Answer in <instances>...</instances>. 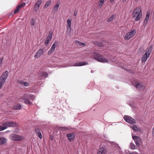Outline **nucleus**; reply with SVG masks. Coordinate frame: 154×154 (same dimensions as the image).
<instances>
[{"label": "nucleus", "mask_w": 154, "mask_h": 154, "mask_svg": "<svg viewBox=\"0 0 154 154\" xmlns=\"http://www.w3.org/2000/svg\"><path fill=\"white\" fill-rule=\"evenodd\" d=\"M141 16V9L139 7L136 8L134 11L133 14V17L135 18L136 21H138L140 20Z\"/></svg>", "instance_id": "1"}, {"label": "nucleus", "mask_w": 154, "mask_h": 154, "mask_svg": "<svg viewBox=\"0 0 154 154\" xmlns=\"http://www.w3.org/2000/svg\"><path fill=\"white\" fill-rule=\"evenodd\" d=\"M152 51V47H149L146 49L145 53L143 55L142 59L141 61L143 63L145 62L149 57L150 54Z\"/></svg>", "instance_id": "2"}, {"label": "nucleus", "mask_w": 154, "mask_h": 154, "mask_svg": "<svg viewBox=\"0 0 154 154\" xmlns=\"http://www.w3.org/2000/svg\"><path fill=\"white\" fill-rule=\"evenodd\" d=\"M136 32V30L135 29H133L130 30L126 34L124 37V39L126 40H129L134 35Z\"/></svg>", "instance_id": "3"}, {"label": "nucleus", "mask_w": 154, "mask_h": 154, "mask_svg": "<svg viewBox=\"0 0 154 154\" xmlns=\"http://www.w3.org/2000/svg\"><path fill=\"white\" fill-rule=\"evenodd\" d=\"M10 139L15 141H20L24 139L23 137L15 134H11L10 137Z\"/></svg>", "instance_id": "4"}, {"label": "nucleus", "mask_w": 154, "mask_h": 154, "mask_svg": "<svg viewBox=\"0 0 154 154\" xmlns=\"http://www.w3.org/2000/svg\"><path fill=\"white\" fill-rule=\"evenodd\" d=\"M124 119L126 122L130 123L131 125L136 123V121L134 119L128 116H124Z\"/></svg>", "instance_id": "5"}, {"label": "nucleus", "mask_w": 154, "mask_h": 154, "mask_svg": "<svg viewBox=\"0 0 154 154\" xmlns=\"http://www.w3.org/2000/svg\"><path fill=\"white\" fill-rule=\"evenodd\" d=\"M94 59L98 61L103 63H108L109 62V60L103 57L100 55H97V56L95 57Z\"/></svg>", "instance_id": "6"}, {"label": "nucleus", "mask_w": 154, "mask_h": 154, "mask_svg": "<svg viewBox=\"0 0 154 154\" xmlns=\"http://www.w3.org/2000/svg\"><path fill=\"white\" fill-rule=\"evenodd\" d=\"M132 138L136 145L138 147L140 146V143L142 142L141 138L137 136L133 135H132Z\"/></svg>", "instance_id": "7"}, {"label": "nucleus", "mask_w": 154, "mask_h": 154, "mask_svg": "<svg viewBox=\"0 0 154 154\" xmlns=\"http://www.w3.org/2000/svg\"><path fill=\"white\" fill-rule=\"evenodd\" d=\"M3 125H5L7 127V128L8 127H17L18 125L17 123L13 121L7 122H4L3 123Z\"/></svg>", "instance_id": "8"}, {"label": "nucleus", "mask_w": 154, "mask_h": 154, "mask_svg": "<svg viewBox=\"0 0 154 154\" xmlns=\"http://www.w3.org/2000/svg\"><path fill=\"white\" fill-rule=\"evenodd\" d=\"M44 53V50L42 49H40L35 53L34 55L35 58H37L39 57Z\"/></svg>", "instance_id": "9"}, {"label": "nucleus", "mask_w": 154, "mask_h": 154, "mask_svg": "<svg viewBox=\"0 0 154 154\" xmlns=\"http://www.w3.org/2000/svg\"><path fill=\"white\" fill-rule=\"evenodd\" d=\"M7 139L4 137H0V145H3L7 143Z\"/></svg>", "instance_id": "10"}, {"label": "nucleus", "mask_w": 154, "mask_h": 154, "mask_svg": "<svg viewBox=\"0 0 154 154\" xmlns=\"http://www.w3.org/2000/svg\"><path fill=\"white\" fill-rule=\"evenodd\" d=\"M52 36V34L51 32H49L48 36L45 42V44L46 45H48L49 42L51 40Z\"/></svg>", "instance_id": "11"}, {"label": "nucleus", "mask_w": 154, "mask_h": 154, "mask_svg": "<svg viewBox=\"0 0 154 154\" xmlns=\"http://www.w3.org/2000/svg\"><path fill=\"white\" fill-rule=\"evenodd\" d=\"M88 65V63L85 62H80L75 63V65H72L69 66H81Z\"/></svg>", "instance_id": "12"}, {"label": "nucleus", "mask_w": 154, "mask_h": 154, "mask_svg": "<svg viewBox=\"0 0 154 154\" xmlns=\"http://www.w3.org/2000/svg\"><path fill=\"white\" fill-rule=\"evenodd\" d=\"M67 136L69 141L70 142H71L73 140L75 135L74 133H72L67 134Z\"/></svg>", "instance_id": "13"}, {"label": "nucleus", "mask_w": 154, "mask_h": 154, "mask_svg": "<svg viewBox=\"0 0 154 154\" xmlns=\"http://www.w3.org/2000/svg\"><path fill=\"white\" fill-rule=\"evenodd\" d=\"M42 1L41 0H38L36 2L34 7V9L35 11H37L38 10L40 5Z\"/></svg>", "instance_id": "14"}, {"label": "nucleus", "mask_w": 154, "mask_h": 154, "mask_svg": "<svg viewBox=\"0 0 154 154\" xmlns=\"http://www.w3.org/2000/svg\"><path fill=\"white\" fill-rule=\"evenodd\" d=\"M150 16V13L149 12H147L146 13V15L145 17V20H144L143 22V25L146 26L149 20Z\"/></svg>", "instance_id": "15"}, {"label": "nucleus", "mask_w": 154, "mask_h": 154, "mask_svg": "<svg viewBox=\"0 0 154 154\" xmlns=\"http://www.w3.org/2000/svg\"><path fill=\"white\" fill-rule=\"evenodd\" d=\"M107 150L106 149L104 148H101L99 149L97 154H106Z\"/></svg>", "instance_id": "16"}, {"label": "nucleus", "mask_w": 154, "mask_h": 154, "mask_svg": "<svg viewBox=\"0 0 154 154\" xmlns=\"http://www.w3.org/2000/svg\"><path fill=\"white\" fill-rule=\"evenodd\" d=\"M134 85L136 88H138L143 89L145 88L144 86L142 85L141 83H139L138 82H136L134 84Z\"/></svg>", "instance_id": "17"}, {"label": "nucleus", "mask_w": 154, "mask_h": 154, "mask_svg": "<svg viewBox=\"0 0 154 154\" xmlns=\"http://www.w3.org/2000/svg\"><path fill=\"white\" fill-rule=\"evenodd\" d=\"M67 29L70 31L71 30V19H68L67 20Z\"/></svg>", "instance_id": "18"}, {"label": "nucleus", "mask_w": 154, "mask_h": 154, "mask_svg": "<svg viewBox=\"0 0 154 154\" xmlns=\"http://www.w3.org/2000/svg\"><path fill=\"white\" fill-rule=\"evenodd\" d=\"M25 5V3H23L22 4H21L19 5H18L16 8V9L14 11V13L16 14L17 12H18L19 10L22 7H24Z\"/></svg>", "instance_id": "19"}, {"label": "nucleus", "mask_w": 154, "mask_h": 154, "mask_svg": "<svg viewBox=\"0 0 154 154\" xmlns=\"http://www.w3.org/2000/svg\"><path fill=\"white\" fill-rule=\"evenodd\" d=\"M129 126L134 131H140V129L138 128L135 125H132V124H131Z\"/></svg>", "instance_id": "20"}, {"label": "nucleus", "mask_w": 154, "mask_h": 154, "mask_svg": "<svg viewBox=\"0 0 154 154\" xmlns=\"http://www.w3.org/2000/svg\"><path fill=\"white\" fill-rule=\"evenodd\" d=\"M8 76V71H6L4 72L0 78L6 80Z\"/></svg>", "instance_id": "21"}, {"label": "nucleus", "mask_w": 154, "mask_h": 154, "mask_svg": "<svg viewBox=\"0 0 154 154\" xmlns=\"http://www.w3.org/2000/svg\"><path fill=\"white\" fill-rule=\"evenodd\" d=\"M60 4L59 3L56 4L54 6L52 9L53 11L54 12H56L57 11L59 8Z\"/></svg>", "instance_id": "22"}, {"label": "nucleus", "mask_w": 154, "mask_h": 154, "mask_svg": "<svg viewBox=\"0 0 154 154\" xmlns=\"http://www.w3.org/2000/svg\"><path fill=\"white\" fill-rule=\"evenodd\" d=\"M5 80L4 79V78H0V88L1 89L2 86L5 84Z\"/></svg>", "instance_id": "23"}, {"label": "nucleus", "mask_w": 154, "mask_h": 154, "mask_svg": "<svg viewBox=\"0 0 154 154\" xmlns=\"http://www.w3.org/2000/svg\"><path fill=\"white\" fill-rule=\"evenodd\" d=\"M36 22V19L35 18H32L31 20L30 24L31 26H34L35 25Z\"/></svg>", "instance_id": "24"}, {"label": "nucleus", "mask_w": 154, "mask_h": 154, "mask_svg": "<svg viewBox=\"0 0 154 154\" xmlns=\"http://www.w3.org/2000/svg\"><path fill=\"white\" fill-rule=\"evenodd\" d=\"M21 106L20 105L17 104L14 107V108L15 109H21Z\"/></svg>", "instance_id": "25"}, {"label": "nucleus", "mask_w": 154, "mask_h": 154, "mask_svg": "<svg viewBox=\"0 0 154 154\" xmlns=\"http://www.w3.org/2000/svg\"><path fill=\"white\" fill-rule=\"evenodd\" d=\"M7 128V127L5 125H4L3 124L2 125H0V131H3Z\"/></svg>", "instance_id": "26"}, {"label": "nucleus", "mask_w": 154, "mask_h": 154, "mask_svg": "<svg viewBox=\"0 0 154 154\" xmlns=\"http://www.w3.org/2000/svg\"><path fill=\"white\" fill-rule=\"evenodd\" d=\"M104 2V0H100L98 2L99 6L100 7H102Z\"/></svg>", "instance_id": "27"}, {"label": "nucleus", "mask_w": 154, "mask_h": 154, "mask_svg": "<svg viewBox=\"0 0 154 154\" xmlns=\"http://www.w3.org/2000/svg\"><path fill=\"white\" fill-rule=\"evenodd\" d=\"M51 3V2L50 1L47 2L45 5L44 7L45 8H46L48 7Z\"/></svg>", "instance_id": "28"}, {"label": "nucleus", "mask_w": 154, "mask_h": 154, "mask_svg": "<svg viewBox=\"0 0 154 154\" xmlns=\"http://www.w3.org/2000/svg\"><path fill=\"white\" fill-rule=\"evenodd\" d=\"M24 101L25 103L29 105H31L32 103L29 100L27 99H25Z\"/></svg>", "instance_id": "29"}, {"label": "nucleus", "mask_w": 154, "mask_h": 154, "mask_svg": "<svg viewBox=\"0 0 154 154\" xmlns=\"http://www.w3.org/2000/svg\"><path fill=\"white\" fill-rule=\"evenodd\" d=\"M114 15H112L107 20L108 22H111L114 19Z\"/></svg>", "instance_id": "30"}, {"label": "nucleus", "mask_w": 154, "mask_h": 154, "mask_svg": "<svg viewBox=\"0 0 154 154\" xmlns=\"http://www.w3.org/2000/svg\"><path fill=\"white\" fill-rule=\"evenodd\" d=\"M130 147L132 149H136L135 146L133 143H131L130 144Z\"/></svg>", "instance_id": "31"}, {"label": "nucleus", "mask_w": 154, "mask_h": 154, "mask_svg": "<svg viewBox=\"0 0 154 154\" xmlns=\"http://www.w3.org/2000/svg\"><path fill=\"white\" fill-rule=\"evenodd\" d=\"M57 45V43L56 42H55L54 43L53 45H52L51 48L54 50H55V48L56 47Z\"/></svg>", "instance_id": "32"}, {"label": "nucleus", "mask_w": 154, "mask_h": 154, "mask_svg": "<svg viewBox=\"0 0 154 154\" xmlns=\"http://www.w3.org/2000/svg\"><path fill=\"white\" fill-rule=\"evenodd\" d=\"M48 74L47 73L43 72L41 73V76L44 78H46L47 77Z\"/></svg>", "instance_id": "33"}, {"label": "nucleus", "mask_w": 154, "mask_h": 154, "mask_svg": "<svg viewBox=\"0 0 154 154\" xmlns=\"http://www.w3.org/2000/svg\"><path fill=\"white\" fill-rule=\"evenodd\" d=\"M75 43L76 44H79L80 46H83L86 45H85L84 43H83L82 42H79L78 41H76Z\"/></svg>", "instance_id": "34"}, {"label": "nucleus", "mask_w": 154, "mask_h": 154, "mask_svg": "<svg viewBox=\"0 0 154 154\" xmlns=\"http://www.w3.org/2000/svg\"><path fill=\"white\" fill-rule=\"evenodd\" d=\"M54 51V50L52 49L51 48V49H50V50L48 52V55L51 54Z\"/></svg>", "instance_id": "35"}, {"label": "nucleus", "mask_w": 154, "mask_h": 154, "mask_svg": "<svg viewBox=\"0 0 154 154\" xmlns=\"http://www.w3.org/2000/svg\"><path fill=\"white\" fill-rule=\"evenodd\" d=\"M54 51V50L52 49L51 48V49H50V50L48 52V55L51 54Z\"/></svg>", "instance_id": "36"}, {"label": "nucleus", "mask_w": 154, "mask_h": 154, "mask_svg": "<svg viewBox=\"0 0 154 154\" xmlns=\"http://www.w3.org/2000/svg\"><path fill=\"white\" fill-rule=\"evenodd\" d=\"M35 131L36 133L37 134H38L39 133H41V131H40V130L39 128H37L35 130Z\"/></svg>", "instance_id": "37"}, {"label": "nucleus", "mask_w": 154, "mask_h": 154, "mask_svg": "<svg viewBox=\"0 0 154 154\" xmlns=\"http://www.w3.org/2000/svg\"><path fill=\"white\" fill-rule=\"evenodd\" d=\"M23 84L26 86H28L29 85V82L24 81L23 82Z\"/></svg>", "instance_id": "38"}, {"label": "nucleus", "mask_w": 154, "mask_h": 154, "mask_svg": "<svg viewBox=\"0 0 154 154\" xmlns=\"http://www.w3.org/2000/svg\"><path fill=\"white\" fill-rule=\"evenodd\" d=\"M38 135V136L39 137L40 139H42V134L41 133H39L38 134H37Z\"/></svg>", "instance_id": "39"}, {"label": "nucleus", "mask_w": 154, "mask_h": 154, "mask_svg": "<svg viewBox=\"0 0 154 154\" xmlns=\"http://www.w3.org/2000/svg\"><path fill=\"white\" fill-rule=\"evenodd\" d=\"M61 128L62 129V130L63 131H67L68 129L66 127H61Z\"/></svg>", "instance_id": "40"}, {"label": "nucleus", "mask_w": 154, "mask_h": 154, "mask_svg": "<svg viewBox=\"0 0 154 154\" xmlns=\"http://www.w3.org/2000/svg\"><path fill=\"white\" fill-rule=\"evenodd\" d=\"M29 97L32 99V100L35 98V96L32 94H30Z\"/></svg>", "instance_id": "41"}, {"label": "nucleus", "mask_w": 154, "mask_h": 154, "mask_svg": "<svg viewBox=\"0 0 154 154\" xmlns=\"http://www.w3.org/2000/svg\"><path fill=\"white\" fill-rule=\"evenodd\" d=\"M23 82H24V81H22V80H18V82L19 83H20V84H23Z\"/></svg>", "instance_id": "42"}, {"label": "nucleus", "mask_w": 154, "mask_h": 154, "mask_svg": "<svg viewBox=\"0 0 154 154\" xmlns=\"http://www.w3.org/2000/svg\"><path fill=\"white\" fill-rule=\"evenodd\" d=\"M129 154H139L137 152H133L131 153H129Z\"/></svg>", "instance_id": "43"}, {"label": "nucleus", "mask_w": 154, "mask_h": 154, "mask_svg": "<svg viewBox=\"0 0 154 154\" xmlns=\"http://www.w3.org/2000/svg\"><path fill=\"white\" fill-rule=\"evenodd\" d=\"M20 131V129H16V131H15V132H16V133H18Z\"/></svg>", "instance_id": "44"}, {"label": "nucleus", "mask_w": 154, "mask_h": 154, "mask_svg": "<svg viewBox=\"0 0 154 154\" xmlns=\"http://www.w3.org/2000/svg\"><path fill=\"white\" fill-rule=\"evenodd\" d=\"M97 45H98V46L100 47H102L103 46V44L102 43L98 44H97Z\"/></svg>", "instance_id": "45"}, {"label": "nucleus", "mask_w": 154, "mask_h": 154, "mask_svg": "<svg viewBox=\"0 0 154 154\" xmlns=\"http://www.w3.org/2000/svg\"><path fill=\"white\" fill-rule=\"evenodd\" d=\"M77 13L76 12H75L74 13V14L75 16H76L77 15Z\"/></svg>", "instance_id": "46"}, {"label": "nucleus", "mask_w": 154, "mask_h": 154, "mask_svg": "<svg viewBox=\"0 0 154 154\" xmlns=\"http://www.w3.org/2000/svg\"><path fill=\"white\" fill-rule=\"evenodd\" d=\"M114 0H110V2L111 3H112L114 2Z\"/></svg>", "instance_id": "47"}, {"label": "nucleus", "mask_w": 154, "mask_h": 154, "mask_svg": "<svg viewBox=\"0 0 154 154\" xmlns=\"http://www.w3.org/2000/svg\"><path fill=\"white\" fill-rule=\"evenodd\" d=\"M10 132V131H6V133H9Z\"/></svg>", "instance_id": "48"}, {"label": "nucleus", "mask_w": 154, "mask_h": 154, "mask_svg": "<svg viewBox=\"0 0 154 154\" xmlns=\"http://www.w3.org/2000/svg\"><path fill=\"white\" fill-rule=\"evenodd\" d=\"M124 2H125L127 0H122Z\"/></svg>", "instance_id": "49"}, {"label": "nucleus", "mask_w": 154, "mask_h": 154, "mask_svg": "<svg viewBox=\"0 0 154 154\" xmlns=\"http://www.w3.org/2000/svg\"><path fill=\"white\" fill-rule=\"evenodd\" d=\"M69 64H70V65H69H69H72V64H70V63H69ZM69 66V65H68V66Z\"/></svg>", "instance_id": "50"}, {"label": "nucleus", "mask_w": 154, "mask_h": 154, "mask_svg": "<svg viewBox=\"0 0 154 154\" xmlns=\"http://www.w3.org/2000/svg\"><path fill=\"white\" fill-rule=\"evenodd\" d=\"M118 149H120V147H118Z\"/></svg>", "instance_id": "51"}, {"label": "nucleus", "mask_w": 154, "mask_h": 154, "mask_svg": "<svg viewBox=\"0 0 154 154\" xmlns=\"http://www.w3.org/2000/svg\"><path fill=\"white\" fill-rule=\"evenodd\" d=\"M136 1H137L138 0H135Z\"/></svg>", "instance_id": "52"}]
</instances>
